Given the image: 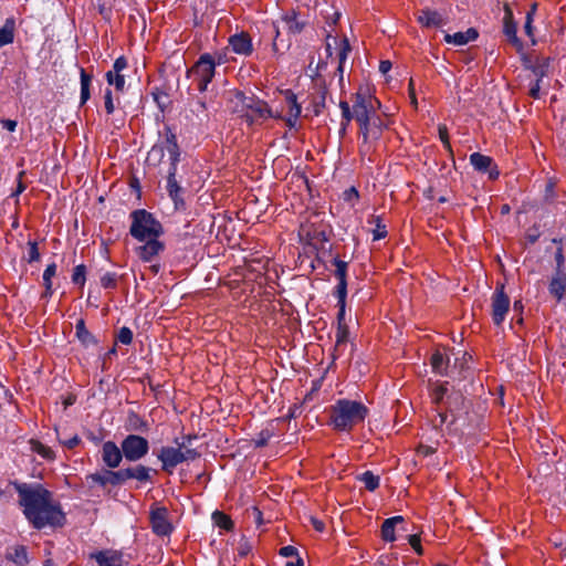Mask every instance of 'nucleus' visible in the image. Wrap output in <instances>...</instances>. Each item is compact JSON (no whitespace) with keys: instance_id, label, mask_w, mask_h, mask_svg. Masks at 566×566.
Segmentation results:
<instances>
[{"instance_id":"1","label":"nucleus","mask_w":566,"mask_h":566,"mask_svg":"<svg viewBox=\"0 0 566 566\" xmlns=\"http://www.w3.org/2000/svg\"><path fill=\"white\" fill-rule=\"evenodd\" d=\"M380 102L368 91L359 87L353 95V107L346 101L339 102L342 119L352 122L355 119L359 126L358 153L361 159L374 161L384 130L388 124L377 114Z\"/></svg>"},{"instance_id":"2","label":"nucleus","mask_w":566,"mask_h":566,"mask_svg":"<svg viewBox=\"0 0 566 566\" xmlns=\"http://www.w3.org/2000/svg\"><path fill=\"white\" fill-rule=\"evenodd\" d=\"M19 494V505L28 522L36 530L46 526L61 527L65 515L53 501L52 493L41 484L14 483Z\"/></svg>"},{"instance_id":"3","label":"nucleus","mask_w":566,"mask_h":566,"mask_svg":"<svg viewBox=\"0 0 566 566\" xmlns=\"http://www.w3.org/2000/svg\"><path fill=\"white\" fill-rule=\"evenodd\" d=\"M431 402L434 405L436 416L431 420L434 429H442L451 416L450 424L454 423V411L460 410L464 403V396L460 390L449 387V382H437L430 391Z\"/></svg>"},{"instance_id":"4","label":"nucleus","mask_w":566,"mask_h":566,"mask_svg":"<svg viewBox=\"0 0 566 566\" xmlns=\"http://www.w3.org/2000/svg\"><path fill=\"white\" fill-rule=\"evenodd\" d=\"M368 413V408L361 401L343 398L331 406L329 421L335 430L348 432L363 423Z\"/></svg>"},{"instance_id":"5","label":"nucleus","mask_w":566,"mask_h":566,"mask_svg":"<svg viewBox=\"0 0 566 566\" xmlns=\"http://www.w3.org/2000/svg\"><path fill=\"white\" fill-rule=\"evenodd\" d=\"M176 447L164 446L157 453V459L161 462V470L168 474H172L177 465L195 461L201 457L197 449L185 447V442L175 439Z\"/></svg>"},{"instance_id":"6","label":"nucleus","mask_w":566,"mask_h":566,"mask_svg":"<svg viewBox=\"0 0 566 566\" xmlns=\"http://www.w3.org/2000/svg\"><path fill=\"white\" fill-rule=\"evenodd\" d=\"M132 224L129 233L138 241L148 238L160 237L164 232L161 223L155 219L153 213L145 209H137L130 213Z\"/></svg>"},{"instance_id":"7","label":"nucleus","mask_w":566,"mask_h":566,"mask_svg":"<svg viewBox=\"0 0 566 566\" xmlns=\"http://www.w3.org/2000/svg\"><path fill=\"white\" fill-rule=\"evenodd\" d=\"M240 96H242V104L245 109L244 118L249 125L260 123L268 118H283V115L280 112H273L265 101L253 96L248 97L243 94H240Z\"/></svg>"},{"instance_id":"8","label":"nucleus","mask_w":566,"mask_h":566,"mask_svg":"<svg viewBox=\"0 0 566 566\" xmlns=\"http://www.w3.org/2000/svg\"><path fill=\"white\" fill-rule=\"evenodd\" d=\"M216 61L209 53L201 54L198 61L187 71L188 77H193L198 84V91L203 93L207 91L209 83L216 74Z\"/></svg>"},{"instance_id":"9","label":"nucleus","mask_w":566,"mask_h":566,"mask_svg":"<svg viewBox=\"0 0 566 566\" xmlns=\"http://www.w3.org/2000/svg\"><path fill=\"white\" fill-rule=\"evenodd\" d=\"M165 150L169 155L170 164H178L180 161V148L177 142L176 134L171 130L170 127L165 128V139L161 144H156L151 147L148 153V160L153 158H157L160 161L164 157Z\"/></svg>"},{"instance_id":"10","label":"nucleus","mask_w":566,"mask_h":566,"mask_svg":"<svg viewBox=\"0 0 566 566\" xmlns=\"http://www.w3.org/2000/svg\"><path fill=\"white\" fill-rule=\"evenodd\" d=\"M124 458L128 462H138L149 452V442L139 434H127L120 442Z\"/></svg>"},{"instance_id":"11","label":"nucleus","mask_w":566,"mask_h":566,"mask_svg":"<svg viewBox=\"0 0 566 566\" xmlns=\"http://www.w3.org/2000/svg\"><path fill=\"white\" fill-rule=\"evenodd\" d=\"M492 321L496 326H500L510 310V297L504 292V285L500 284L495 287L491 298Z\"/></svg>"},{"instance_id":"12","label":"nucleus","mask_w":566,"mask_h":566,"mask_svg":"<svg viewBox=\"0 0 566 566\" xmlns=\"http://www.w3.org/2000/svg\"><path fill=\"white\" fill-rule=\"evenodd\" d=\"M149 522L153 532L158 536H169L174 526L168 518V510L164 506L151 507Z\"/></svg>"},{"instance_id":"13","label":"nucleus","mask_w":566,"mask_h":566,"mask_svg":"<svg viewBox=\"0 0 566 566\" xmlns=\"http://www.w3.org/2000/svg\"><path fill=\"white\" fill-rule=\"evenodd\" d=\"M177 165L178 164H169V169L167 171V191L169 197L175 203V208L177 210L185 209L186 202L182 198V188L176 179L177 174Z\"/></svg>"},{"instance_id":"14","label":"nucleus","mask_w":566,"mask_h":566,"mask_svg":"<svg viewBox=\"0 0 566 566\" xmlns=\"http://www.w3.org/2000/svg\"><path fill=\"white\" fill-rule=\"evenodd\" d=\"M470 164L473 168L482 174H488L489 179L495 180L500 176L497 166L495 165L492 157L483 155L481 153H473L470 155Z\"/></svg>"},{"instance_id":"15","label":"nucleus","mask_w":566,"mask_h":566,"mask_svg":"<svg viewBox=\"0 0 566 566\" xmlns=\"http://www.w3.org/2000/svg\"><path fill=\"white\" fill-rule=\"evenodd\" d=\"M120 470L124 483H126L128 480H136L140 484H145L153 482V476L157 474L155 469L144 464H136L134 467H127Z\"/></svg>"},{"instance_id":"16","label":"nucleus","mask_w":566,"mask_h":566,"mask_svg":"<svg viewBox=\"0 0 566 566\" xmlns=\"http://www.w3.org/2000/svg\"><path fill=\"white\" fill-rule=\"evenodd\" d=\"M503 32L517 51L523 49V43L517 36V24L514 20L513 11L507 3L504 4Z\"/></svg>"},{"instance_id":"17","label":"nucleus","mask_w":566,"mask_h":566,"mask_svg":"<svg viewBox=\"0 0 566 566\" xmlns=\"http://www.w3.org/2000/svg\"><path fill=\"white\" fill-rule=\"evenodd\" d=\"M103 463L109 469L119 467L124 458L122 446H117L114 441H106L102 446Z\"/></svg>"},{"instance_id":"18","label":"nucleus","mask_w":566,"mask_h":566,"mask_svg":"<svg viewBox=\"0 0 566 566\" xmlns=\"http://www.w3.org/2000/svg\"><path fill=\"white\" fill-rule=\"evenodd\" d=\"M284 96L285 103L287 105V116H283V120L290 128L296 127L297 120L302 113V106L297 102V97L292 90H284L281 92Z\"/></svg>"},{"instance_id":"19","label":"nucleus","mask_w":566,"mask_h":566,"mask_svg":"<svg viewBox=\"0 0 566 566\" xmlns=\"http://www.w3.org/2000/svg\"><path fill=\"white\" fill-rule=\"evenodd\" d=\"M158 238H148L145 240V244L136 249V253L142 261L151 262L155 256L164 251L165 244Z\"/></svg>"},{"instance_id":"20","label":"nucleus","mask_w":566,"mask_h":566,"mask_svg":"<svg viewBox=\"0 0 566 566\" xmlns=\"http://www.w3.org/2000/svg\"><path fill=\"white\" fill-rule=\"evenodd\" d=\"M332 263L335 266L334 275L338 281L337 285L334 289V295H340L342 297H346L348 263L346 261L340 260L337 256L333 259Z\"/></svg>"},{"instance_id":"21","label":"nucleus","mask_w":566,"mask_h":566,"mask_svg":"<svg viewBox=\"0 0 566 566\" xmlns=\"http://www.w3.org/2000/svg\"><path fill=\"white\" fill-rule=\"evenodd\" d=\"M123 553L116 549H103L91 554L97 566H123Z\"/></svg>"},{"instance_id":"22","label":"nucleus","mask_w":566,"mask_h":566,"mask_svg":"<svg viewBox=\"0 0 566 566\" xmlns=\"http://www.w3.org/2000/svg\"><path fill=\"white\" fill-rule=\"evenodd\" d=\"M231 50L240 55L249 56L253 52L252 39L247 32H240L229 38Z\"/></svg>"},{"instance_id":"23","label":"nucleus","mask_w":566,"mask_h":566,"mask_svg":"<svg viewBox=\"0 0 566 566\" xmlns=\"http://www.w3.org/2000/svg\"><path fill=\"white\" fill-rule=\"evenodd\" d=\"M88 479L92 482L97 483L98 485H101L103 488H105L108 484H111L113 486L124 484L122 470H117V471H114L112 469L105 470L101 473L97 472V473H93V474L88 475Z\"/></svg>"},{"instance_id":"24","label":"nucleus","mask_w":566,"mask_h":566,"mask_svg":"<svg viewBox=\"0 0 566 566\" xmlns=\"http://www.w3.org/2000/svg\"><path fill=\"white\" fill-rule=\"evenodd\" d=\"M417 21L424 28L441 27L446 24V20L438 11L428 8L419 11Z\"/></svg>"},{"instance_id":"25","label":"nucleus","mask_w":566,"mask_h":566,"mask_svg":"<svg viewBox=\"0 0 566 566\" xmlns=\"http://www.w3.org/2000/svg\"><path fill=\"white\" fill-rule=\"evenodd\" d=\"M6 559L15 566H27L30 563L28 549L24 545H13L6 549Z\"/></svg>"},{"instance_id":"26","label":"nucleus","mask_w":566,"mask_h":566,"mask_svg":"<svg viewBox=\"0 0 566 566\" xmlns=\"http://www.w3.org/2000/svg\"><path fill=\"white\" fill-rule=\"evenodd\" d=\"M348 336H349V328H348L347 324L346 325H337L336 333H335V345H334L333 353H332L333 360H336L337 358H339L343 355L345 347L347 345V342H348Z\"/></svg>"},{"instance_id":"27","label":"nucleus","mask_w":566,"mask_h":566,"mask_svg":"<svg viewBox=\"0 0 566 566\" xmlns=\"http://www.w3.org/2000/svg\"><path fill=\"white\" fill-rule=\"evenodd\" d=\"M548 291L558 302L564 297L566 292V271H555L551 280Z\"/></svg>"},{"instance_id":"28","label":"nucleus","mask_w":566,"mask_h":566,"mask_svg":"<svg viewBox=\"0 0 566 566\" xmlns=\"http://www.w3.org/2000/svg\"><path fill=\"white\" fill-rule=\"evenodd\" d=\"M479 36V32L474 28H469L465 32H457L454 34L447 33L444 41L449 44L462 46L469 42L475 41Z\"/></svg>"},{"instance_id":"29","label":"nucleus","mask_w":566,"mask_h":566,"mask_svg":"<svg viewBox=\"0 0 566 566\" xmlns=\"http://www.w3.org/2000/svg\"><path fill=\"white\" fill-rule=\"evenodd\" d=\"M403 522H405V518L400 515L386 518L381 525V538L385 542L396 541V534H395L396 527L399 524H402Z\"/></svg>"},{"instance_id":"30","label":"nucleus","mask_w":566,"mask_h":566,"mask_svg":"<svg viewBox=\"0 0 566 566\" xmlns=\"http://www.w3.org/2000/svg\"><path fill=\"white\" fill-rule=\"evenodd\" d=\"M281 20L290 33H301L304 28V22L298 20V13L295 10L285 12Z\"/></svg>"},{"instance_id":"31","label":"nucleus","mask_w":566,"mask_h":566,"mask_svg":"<svg viewBox=\"0 0 566 566\" xmlns=\"http://www.w3.org/2000/svg\"><path fill=\"white\" fill-rule=\"evenodd\" d=\"M75 335L81 344L85 347L95 345L97 343L94 335L86 328L85 321L80 318L75 325Z\"/></svg>"},{"instance_id":"32","label":"nucleus","mask_w":566,"mask_h":566,"mask_svg":"<svg viewBox=\"0 0 566 566\" xmlns=\"http://www.w3.org/2000/svg\"><path fill=\"white\" fill-rule=\"evenodd\" d=\"M15 21L8 18L2 28H0V48L11 44L14 41Z\"/></svg>"},{"instance_id":"33","label":"nucleus","mask_w":566,"mask_h":566,"mask_svg":"<svg viewBox=\"0 0 566 566\" xmlns=\"http://www.w3.org/2000/svg\"><path fill=\"white\" fill-rule=\"evenodd\" d=\"M430 361L434 373L441 376L448 375L449 358L442 352L436 350Z\"/></svg>"},{"instance_id":"34","label":"nucleus","mask_w":566,"mask_h":566,"mask_svg":"<svg viewBox=\"0 0 566 566\" xmlns=\"http://www.w3.org/2000/svg\"><path fill=\"white\" fill-rule=\"evenodd\" d=\"M80 80H81V95H80V104L84 105L91 97V84H92V75L88 74L85 69H80Z\"/></svg>"},{"instance_id":"35","label":"nucleus","mask_w":566,"mask_h":566,"mask_svg":"<svg viewBox=\"0 0 566 566\" xmlns=\"http://www.w3.org/2000/svg\"><path fill=\"white\" fill-rule=\"evenodd\" d=\"M29 443L31 451L39 454L44 460L53 461L55 459V452L41 441L31 439Z\"/></svg>"},{"instance_id":"36","label":"nucleus","mask_w":566,"mask_h":566,"mask_svg":"<svg viewBox=\"0 0 566 566\" xmlns=\"http://www.w3.org/2000/svg\"><path fill=\"white\" fill-rule=\"evenodd\" d=\"M328 94V88L326 87V85H322L319 86L318 88V93L315 97H313L312 99V109H313V113L315 116H319L324 108H325V102H326V96Z\"/></svg>"},{"instance_id":"37","label":"nucleus","mask_w":566,"mask_h":566,"mask_svg":"<svg viewBox=\"0 0 566 566\" xmlns=\"http://www.w3.org/2000/svg\"><path fill=\"white\" fill-rule=\"evenodd\" d=\"M188 109L199 119H201L202 116L207 117V104L200 97L191 96L188 101Z\"/></svg>"},{"instance_id":"38","label":"nucleus","mask_w":566,"mask_h":566,"mask_svg":"<svg viewBox=\"0 0 566 566\" xmlns=\"http://www.w3.org/2000/svg\"><path fill=\"white\" fill-rule=\"evenodd\" d=\"M368 223L375 226V228L373 229V239L375 241L381 240L387 237V234H388L387 228H386V224L382 222V219L380 216H375V214L370 216L368 219Z\"/></svg>"},{"instance_id":"39","label":"nucleus","mask_w":566,"mask_h":566,"mask_svg":"<svg viewBox=\"0 0 566 566\" xmlns=\"http://www.w3.org/2000/svg\"><path fill=\"white\" fill-rule=\"evenodd\" d=\"M549 67V59L548 57H537L535 62L531 65V70L533 74L536 76L537 81H542L548 74Z\"/></svg>"},{"instance_id":"40","label":"nucleus","mask_w":566,"mask_h":566,"mask_svg":"<svg viewBox=\"0 0 566 566\" xmlns=\"http://www.w3.org/2000/svg\"><path fill=\"white\" fill-rule=\"evenodd\" d=\"M350 51V46H349V43H348V40L347 39H343L340 41V48H339V51L337 53V57H338V66H337V74L339 76V82H343V74H344V63L347 59V55Z\"/></svg>"},{"instance_id":"41","label":"nucleus","mask_w":566,"mask_h":566,"mask_svg":"<svg viewBox=\"0 0 566 566\" xmlns=\"http://www.w3.org/2000/svg\"><path fill=\"white\" fill-rule=\"evenodd\" d=\"M212 521L216 526H218L219 528L224 530L227 532L232 531L234 527V524H233L231 517L221 511H214L212 513Z\"/></svg>"},{"instance_id":"42","label":"nucleus","mask_w":566,"mask_h":566,"mask_svg":"<svg viewBox=\"0 0 566 566\" xmlns=\"http://www.w3.org/2000/svg\"><path fill=\"white\" fill-rule=\"evenodd\" d=\"M357 480L363 482L366 490L369 492H374L376 489H378L380 483V478L374 474L371 471H365L357 476Z\"/></svg>"},{"instance_id":"43","label":"nucleus","mask_w":566,"mask_h":566,"mask_svg":"<svg viewBox=\"0 0 566 566\" xmlns=\"http://www.w3.org/2000/svg\"><path fill=\"white\" fill-rule=\"evenodd\" d=\"M55 273H56V264L55 263H51V264L46 265V268L43 272V284L45 287V292L43 294L44 297L51 296L53 293L51 280L55 275Z\"/></svg>"},{"instance_id":"44","label":"nucleus","mask_w":566,"mask_h":566,"mask_svg":"<svg viewBox=\"0 0 566 566\" xmlns=\"http://www.w3.org/2000/svg\"><path fill=\"white\" fill-rule=\"evenodd\" d=\"M106 81L108 85L115 86V88L119 92L124 90L125 86V77L122 73L117 72H107L106 73Z\"/></svg>"},{"instance_id":"45","label":"nucleus","mask_w":566,"mask_h":566,"mask_svg":"<svg viewBox=\"0 0 566 566\" xmlns=\"http://www.w3.org/2000/svg\"><path fill=\"white\" fill-rule=\"evenodd\" d=\"M72 282L75 285L83 287L86 282V266L84 264H78L74 268L72 274Z\"/></svg>"},{"instance_id":"46","label":"nucleus","mask_w":566,"mask_h":566,"mask_svg":"<svg viewBox=\"0 0 566 566\" xmlns=\"http://www.w3.org/2000/svg\"><path fill=\"white\" fill-rule=\"evenodd\" d=\"M117 274L115 272H106L101 276V285L104 289L114 290L117 287Z\"/></svg>"},{"instance_id":"47","label":"nucleus","mask_w":566,"mask_h":566,"mask_svg":"<svg viewBox=\"0 0 566 566\" xmlns=\"http://www.w3.org/2000/svg\"><path fill=\"white\" fill-rule=\"evenodd\" d=\"M438 133H439V138L443 145V148L450 154L452 155L453 154V150H452V147H451V144H450V138H449V132H448V128L444 124H440L438 126Z\"/></svg>"},{"instance_id":"48","label":"nucleus","mask_w":566,"mask_h":566,"mask_svg":"<svg viewBox=\"0 0 566 566\" xmlns=\"http://www.w3.org/2000/svg\"><path fill=\"white\" fill-rule=\"evenodd\" d=\"M151 96H153L154 101L156 102V104L158 105V107L161 111H164L167 105L168 94L166 92H164L163 90L156 87L151 92Z\"/></svg>"},{"instance_id":"49","label":"nucleus","mask_w":566,"mask_h":566,"mask_svg":"<svg viewBox=\"0 0 566 566\" xmlns=\"http://www.w3.org/2000/svg\"><path fill=\"white\" fill-rule=\"evenodd\" d=\"M337 298V325H346L345 322V308H346V297H342L340 295H334Z\"/></svg>"},{"instance_id":"50","label":"nucleus","mask_w":566,"mask_h":566,"mask_svg":"<svg viewBox=\"0 0 566 566\" xmlns=\"http://www.w3.org/2000/svg\"><path fill=\"white\" fill-rule=\"evenodd\" d=\"M28 262L33 263L40 260V252L35 241L28 242Z\"/></svg>"},{"instance_id":"51","label":"nucleus","mask_w":566,"mask_h":566,"mask_svg":"<svg viewBox=\"0 0 566 566\" xmlns=\"http://www.w3.org/2000/svg\"><path fill=\"white\" fill-rule=\"evenodd\" d=\"M117 340L124 345H129L133 342V332L129 327L123 326L117 335Z\"/></svg>"},{"instance_id":"52","label":"nucleus","mask_w":566,"mask_h":566,"mask_svg":"<svg viewBox=\"0 0 566 566\" xmlns=\"http://www.w3.org/2000/svg\"><path fill=\"white\" fill-rule=\"evenodd\" d=\"M408 542L418 555H423V548L421 546V538L419 534L409 535Z\"/></svg>"},{"instance_id":"53","label":"nucleus","mask_w":566,"mask_h":566,"mask_svg":"<svg viewBox=\"0 0 566 566\" xmlns=\"http://www.w3.org/2000/svg\"><path fill=\"white\" fill-rule=\"evenodd\" d=\"M104 106H105V111L108 115L114 113L115 104L113 101L112 91L109 88H106L105 94H104Z\"/></svg>"},{"instance_id":"54","label":"nucleus","mask_w":566,"mask_h":566,"mask_svg":"<svg viewBox=\"0 0 566 566\" xmlns=\"http://www.w3.org/2000/svg\"><path fill=\"white\" fill-rule=\"evenodd\" d=\"M127 67V60L124 56H119L115 60L112 70L108 72L122 73Z\"/></svg>"},{"instance_id":"55","label":"nucleus","mask_w":566,"mask_h":566,"mask_svg":"<svg viewBox=\"0 0 566 566\" xmlns=\"http://www.w3.org/2000/svg\"><path fill=\"white\" fill-rule=\"evenodd\" d=\"M533 20H534V18H532L531 14H526L525 23H524V31H525L526 35L530 36L531 39H533V36H534ZM532 42L535 43L534 40H532Z\"/></svg>"},{"instance_id":"56","label":"nucleus","mask_w":566,"mask_h":566,"mask_svg":"<svg viewBox=\"0 0 566 566\" xmlns=\"http://www.w3.org/2000/svg\"><path fill=\"white\" fill-rule=\"evenodd\" d=\"M24 176V171H20L19 172V178H18V185H17V189L15 191L12 192V197H19L20 193H22L24 190H25V185L23 184L22 181V177ZM17 203H19V198H17Z\"/></svg>"},{"instance_id":"57","label":"nucleus","mask_w":566,"mask_h":566,"mask_svg":"<svg viewBox=\"0 0 566 566\" xmlns=\"http://www.w3.org/2000/svg\"><path fill=\"white\" fill-rule=\"evenodd\" d=\"M280 555L284 556V557H297L298 556L296 547H294L292 545L283 546L280 549Z\"/></svg>"},{"instance_id":"58","label":"nucleus","mask_w":566,"mask_h":566,"mask_svg":"<svg viewBox=\"0 0 566 566\" xmlns=\"http://www.w3.org/2000/svg\"><path fill=\"white\" fill-rule=\"evenodd\" d=\"M2 128L13 133L17 129L18 122L14 119H0Z\"/></svg>"},{"instance_id":"59","label":"nucleus","mask_w":566,"mask_h":566,"mask_svg":"<svg viewBox=\"0 0 566 566\" xmlns=\"http://www.w3.org/2000/svg\"><path fill=\"white\" fill-rule=\"evenodd\" d=\"M556 271H566V264H565V259H564V255L562 253V250H558L556 252Z\"/></svg>"},{"instance_id":"60","label":"nucleus","mask_w":566,"mask_h":566,"mask_svg":"<svg viewBox=\"0 0 566 566\" xmlns=\"http://www.w3.org/2000/svg\"><path fill=\"white\" fill-rule=\"evenodd\" d=\"M541 82H542V81H537V80H535L534 84H532V85H531V87H530V95H531L534 99L539 98Z\"/></svg>"},{"instance_id":"61","label":"nucleus","mask_w":566,"mask_h":566,"mask_svg":"<svg viewBox=\"0 0 566 566\" xmlns=\"http://www.w3.org/2000/svg\"><path fill=\"white\" fill-rule=\"evenodd\" d=\"M81 442V439L78 438V436H73L72 438L63 441V444L67 448V449H73L75 448L76 446H78V443Z\"/></svg>"},{"instance_id":"62","label":"nucleus","mask_w":566,"mask_h":566,"mask_svg":"<svg viewBox=\"0 0 566 566\" xmlns=\"http://www.w3.org/2000/svg\"><path fill=\"white\" fill-rule=\"evenodd\" d=\"M391 62L389 60L380 61L379 71L381 74H387L391 70Z\"/></svg>"},{"instance_id":"63","label":"nucleus","mask_w":566,"mask_h":566,"mask_svg":"<svg viewBox=\"0 0 566 566\" xmlns=\"http://www.w3.org/2000/svg\"><path fill=\"white\" fill-rule=\"evenodd\" d=\"M311 523L313 525V527L317 531V532H323L324 528H325V524L324 522H322L321 520L316 518V517H311Z\"/></svg>"},{"instance_id":"64","label":"nucleus","mask_w":566,"mask_h":566,"mask_svg":"<svg viewBox=\"0 0 566 566\" xmlns=\"http://www.w3.org/2000/svg\"><path fill=\"white\" fill-rule=\"evenodd\" d=\"M436 450L432 448V447H429V446H419L418 448V453L427 457V455H430L434 452Z\"/></svg>"}]
</instances>
